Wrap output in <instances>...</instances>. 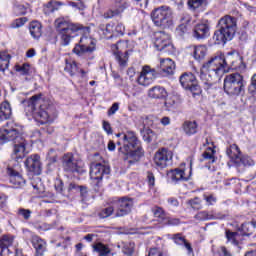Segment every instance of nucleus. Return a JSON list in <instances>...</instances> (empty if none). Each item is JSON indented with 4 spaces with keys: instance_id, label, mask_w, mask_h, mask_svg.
<instances>
[{
    "instance_id": "nucleus-58",
    "label": "nucleus",
    "mask_w": 256,
    "mask_h": 256,
    "mask_svg": "<svg viewBox=\"0 0 256 256\" xmlns=\"http://www.w3.org/2000/svg\"><path fill=\"white\" fill-rule=\"evenodd\" d=\"M103 129L106 131L107 135H113V128L108 121H103Z\"/></svg>"
},
{
    "instance_id": "nucleus-21",
    "label": "nucleus",
    "mask_w": 256,
    "mask_h": 256,
    "mask_svg": "<svg viewBox=\"0 0 256 256\" xmlns=\"http://www.w3.org/2000/svg\"><path fill=\"white\" fill-rule=\"evenodd\" d=\"M31 243L36 251L35 256L45 255V251H47V242H45V240L35 235V236H32Z\"/></svg>"
},
{
    "instance_id": "nucleus-32",
    "label": "nucleus",
    "mask_w": 256,
    "mask_h": 256,
    "mask_svg": "<svg viewBox=\"0 0 256 256\" xmlns=\"http://www.w3.org/2000/svg\"><path fill=\"white\" fill-rule=\"evenodd\" d=\"M222 61V67L225 71H229L233 65V61L235 59V53H228L226 56H220Z\"/></svg>"
},
{
    "instance_id": "nucleus-2",
    "label": "nucleus",
    "mask_w": 256,
    "mask_h": 256,
    "mask_svg": "<svg viewBox=\"0 0 256 256\" xmlns=\"http://www.w3.org/2000/svg\"><path fill=\"white\" fill-rule=\"evenodd\" d=\"M25 111L30 113L34 117L35 121H38L41 125L49 122L51 117V106L43 99V94H36L29 100H25Z\"/></svg>"
},
{
    "instance_id": "nucleus-38",
    "label": "nucleus",
    "mask_w": 256,
    "mask_h": 256,
    "mask_svg": "<svg viewBox=\"0 0 256 256\" xmlns=\"http://www.w3.org/2000/svg\"><path fill=\"white\" fill-rule=\"evenodd\" d=\"M152 213L154 215V217H157V219H159V221H161V223H164L167 214L165 213V210H163V208L159 207V206H155L152 208Z\"/></svg>"
},
{
    "instance_id": "nucleus-43",
    "label": "nucleus",
    "mask_w": 256,
    "mask_h": 256,
    "mask_svg": "<svg viewBox=\"0 0 256 256\" xmlns=\"http://www.w3.org/2000/svg\"><path fill=\"white\" fill-rule=\"evenodd\" d=\"M194 218L197 220V221H207L209 219H215V217H213L212 214H209V212L207 211H201V212H198Z\"/></svg>"
},
{
    "instance_id": "nucleus-51",
    "label": "nucleus",
    "mask_w": 256,
    "mask_h": 256,
    "mask_svg": "<svg viewBox=\"0 0 256 256\" xmlns=\"http://www.w3.org/2000/svg\"><path fill=\"white\" fill-rule=\"evenodd\" d=\"M187 203L188 205H190V207H192V209H196V210L201 209V201L197 197L189 200Z\"/></svg>"
},
{
    "instance_id": "nucleus-28",
    "label": "nucleus",
    "mask_w": 256,
    "mask_h": 256,
    "mask_svg": "<svg viewBox=\"0 0 256 256\" xmlns=\"http://www.w3.org/2000/svg\"><path fill=\"white\" fill-rule=\"evenodd\" d=\"M192 55L196 61H203L207 55V47L203 45L193 46Z\"/></svg>"
},
{
    "instance_id": "nucleus-6",
    "label": "nucleus",
    "mask_w": 256,
    "mask_h": 256,
    "mask_svg": "<svg viewBox=\"0 0 256 256\" xmlns=\"http://www.w3.org/2000/svg\"><path fill=\"white\" fill-rule=\"evenodd\" d=\"M224 91L230 97H239L241 93H245V80L243 75L239 73H232L224 79Z\"/></svg>"
},
{
    "instance_id": "nucleus-14",
    "label": "nucleus",
    "mask_w": 256,
    "mask_h": 256,
    "mask_svg": "<svg viewBox=\"0 0 256 256\" xmlns=\"http://www.w3.org/2000/svg\"><path fill=\"white\" fill-rule=\"evenodd\" d=\"M173 154L167 148H160L154 155V163L157 169H165L169 161H171Z\"/></svg>"
},
{
    "instance_id": "nucleus-7",
    "label": "nucleus",
    "mask_w": 256,
    "mask_h": 256,
    "mask_svg": "<svg viewBox=\"0 0 256 256\" xmlns=\"http://www.w3.org/2000/svg\"><path fill=\"white\" fill-rule=\"evenodd\" d=\"M150 17L156 27H160V29H169V27H173V10L169 8V6H161L155 8Z\"/></svg>"
},
{
    "instance_id": "nucleus-5",
    "label": "nucleus",
    "mask_w": 256,
    "mask_h": 256,
    "mask_svg": "<svg viewBox=\"0 0 256 256\" xmlns=\"http://www.w3.org/2000/svg\"><path fill=\"white\" fill-rule=\"evenodd\" d=\"M55 27L60 35L61 44L67 46L71 43V39L77 37L79 32L83 30L81 24L73 23L65 18L55 20Z\"/></svg>"
},
{
    "instance_id": "nucleus-15",
    "label": "nucleus",
    "mask_w": 256,
    "mask_h": 256,
    "mask_svg": "<svg viewBox=\"0 0 256 256\" xmlns=\"http://www.w3.org/2000/svg\"><path fill=\"white\" fill-rule=\"evenodd\" d=\"M154 47L157 49V51H161L162 53H167L168 55H170V53H173V51H175L173 44L169 39V36H167L166 34H162L155 39Z\"/></svg>"
},
{
    "instance_id": "nucleus-24",
    "label": "nucleus",
    "mask_w": 256,
    "mask_h": 256,
    "mask_svg": "<svg viewBox=\"0 0 256 256\" xmlns=\"http://www.w3.org/2000/svg\"><path fill=\"white\" fill-rule=\"evenodd\" d=\"M148 97L150 99H165L167 90L163 86H154L148 90Z\"/></svg>"
},
{
    "instance_id": "nucleus-45",
    "label": "nucleus",
    "mask_w": 256,
    "mask_h": 256,
    "mask_svg": "<svg viewBox=\"0 0 256 256\" xmlns=\"http://www.w3.org/2000/svg\"><path fill=\"white\" fill-rule=\"evenodd\" d=\"M113 211H115V206L112 204V206H109L107 208H104L100 213L99 217L100 219H107V217H111L113 215Z\"/></svg>"
},
{
    "instance_id": "nucleus-22",
    "label": "nucleus",
    "mask_w": 256,
    "mask_h": 256,
    "mask_svg": "<svg viewBox=\"0 0 256 256\" xmlns=\"http://www.w3.org/2000/svg\"><path fill=\"white\" fill-rule=\"evenodd\" d=\"M256 221L252 220L251 222H245L238 228V233L241 237H249L255 233Z\"/></svg>"
},
{
    "instance_id": "nucleus-16",
    "label": "nucleus",
    "mask_w": 256,
    "mask_h": 256,
    "mask_svg": "<svg viewBox=\"0 0 256 256\" xmlns=\"http://www.w3.org/2000/svg\"><path fill=\"white\" fill-rule=\"evenodd\" d=\"M202 69L210 73H215L216 75H223L225 73L220 56L212 57L208 62L203 64Z\"/></svg>"
},
{
    "instance_id": "nucleus-64",
    "label": "nucleus",
    "mask_w": 256,
    "mask_h": 256,
    "mask_svg": "<svg viewBox=\"0 0 256 256\" xmlns=\"http://www.w3.org/2000/svg\"><path fill=\"white\" fill-rule=\"evenodd\" d=\"M177 31L180 35H185V32L187 31V24H180Z\"/></svg>"
},
{
    "instance_id": "nucleus-48",
    "label": "nucleus",
    "mask_w": 256,
    "mask_h": 256,
    "mask_svg": "<svg viewBox=\"0 0 256 256\" xmlns=\"http://www.w3.org/2000/svg\"><path fill=\"white\" fill-rule=\"evenodd\" d=\"M17 213L20 217H23V219L25 221H29V219H31V213H33V212L29 209L20 208V209H18Z\"/></svg>"
},
{
    "instance_id": "nucleus-56",
    "label": "nucleus",
    "mask_w": 256,
    "mask_h": 256,
    "mask_svg": "<svg viewBox=\"0 0 256 256\" xmlns=\"http://www.w3.org/2000/svg\"><path fill=\"white\" fill-rule=\"evenodd\" d=\"M177 103V96H172L168 100L165 101L164 105L168 109L171 107H175V104Z\"/></svg>"
},
{
    "instance_id": "nucleus-31",
    "label": "nucleus",
    "mask_w": 256,
    "mask_h": 256,
    "mask_svg": "<svg viewBox=\"0 0 256 256\" xmlns=\"http://www.w3.org/2000/svg\"><path fill=\"white\" fill-rule=\"evenodd\" d=\"M225 235L228 243H232V245H236V247L239 246V241H241V234L239 233V230L237 232L226 230Z\"/></svg>"
},
{
    "instance_id": "nucleus-26",
    "label": "nucleus",
    "mask_w": 256,
    "mask_h": 256,
    "mask_svg": "<svg viewBox=\"0 0 256 256\" xmlns=\"http://www.w3.org/2000/svg\"><path fill=\"white\" fill-rule=\"evenodd\" d=\"M6 173L10 176V183H12V185H21V183H24L25 181L23 180V176H21V174H19V172H17L11 166L7 167Z\"/></svg>"
},
{
    "instance_id": "nucleus-52",
    "label": "nucleus",
    "mask_w": 256,
    "mask_h": 256,
    "mask_svg": "<svg viewBox=\"0 0 256 256\" xmlns=\"http://www.w3.org/2000/svg\"><path fill=\"white\" fill-rule=\"evenodd\" d=\"M174 243H176V245H184V243L187 241L183 235L181 234H174L172 237Z\"/></svg>"
},
{
    "instance_id": "nucleus-34",
    "label": "nucleus",
    "mask_w": 256,
    "mask_h": 256,
    "mask_svg": "<svg viewBox=\"0 0 256 256\" xmlns=\"http://www.w3.org/2000/svg\"><path fill=\"white\" fill-rule=\"evenodd\" d=\"M168 175L172 181H185L187 179L185 178V170H181L179 168L170 170Z\"/></svg>"
},
{
    "instance_id": "nucleus-17",
    "label": "nucleus",
    "mask_w": 256,
    "mask_h": 256,
    "mask_svg": "<svg viewBox=\"0 0 256 256\" xmlns=\"http://www.w3.org/2000/svg\"><path fill=\"white\" fill-rule=\"evenodd\" d=\"M219 76V74L201 69L200 79L204 85L205 91H211L212 89H215V85L219 79Z\"/></svg>"
},
{
    "instance_id": "nucleus-19",
    "label": "nucleus",
    "mask_w": 256,
    "mask_h": 256,
    "mask_svg": "<svg viewBox=\"0 0 256 256\" xmlns=\"http://www.w3.org/2000/svg\"><path fill=\"white\" fill-rule=\"evenodd\" d=\"M127 9L126 0H115L114 7L104 13V19H113V17L121 16V13Z\"/></svg>"
},
{
    "instance_id": "nucleus-10",
    "label": "nucleus",
    "mask_w": 256,
    "mask_h": 256,
    "mask_svg": "<svg viewBox=\"0 0 256 256\" xmlns=\"http://www.w3.org/2000/svg\"><path fill=\"white\" fill-rule=\"evenodd\" d=\"M62 167L66 173H85L83 166H81V162L79 160H75L73 154H65L62 157Z\"/></svg>"
},
{
    "instance_id": "nucleus-13",
    "label": "nucleus",
    "mask_w": 256,
    "mask_h": 256,
    "mask_svg": "<svg viewBox=\"0 0 256 256\" xmlns=\"http://www.w3.org/2000/svg\"><path fill=\"white\" fill-rule=\"evenodd\" d=\"M155 79H157V72L155 69H151L149 66H144L137 78V83L138 85H142V87H147L151 85Z\"/></svg>"
},
{
    "instance_id": "nucleus-42",
    "label": "nucleus",
    "mask_w": 256,
    "mask_h": 256,
    "mask_svg": "<svg viewBox=\"0 0 256 256\" xmlns=\"http://www.w3.org/2000/svg\"><path fill=\"white\" fill-rule=\"evenodd\" d=\"M94 251L99 253V256H107V255H109V253H111L109 248L107 246L103 245L102 243H98V244L94 245Z\"/></svg>"
},
{
    "instance_id": "nucleus-9",
    "label": "nucleus",
    "mask_w": 256,
    "mask_h": 256,
    "mask_svg": "<svg viewBox=\"0 0 256 256\" xmlns=\"http://www.w3.org/2000/svg\"><path fill=\"white\" fill-rule=\"evenodd\" d=\"M112 205H114L116 217H125V215L131 213L134 202L132 198L122 197L118 200H114Z\"/></svg>"
},
{
    "instance_id": "nucleus-63",
    "label": "nucleus",
    "mask_w": 256,
    "mask_h": 256,
    "mask_svg": "<svg viewBox=\"0 0 256 256\" xmlns=\"http://www.w3.org/2000/svg\"><path fill=\"white\" fill-rule=\"evenodd\" d=\"M78 193H80L82 199H85V197H87V193H88L87 187L86 186H80V188L78 190Z\"/></svg>"
},
{
    "instance_id": "nucleus-54",
    "label": "nucleus",
    "mask_w": 256,
    "mask_h": 256,
    "mask_svg": "<svg viewBox=\"0 0 256 256\" xmlns=\"http://www.w3.org/2000/svg\"><path fill=\"white\" fill-rule=\"evenodd\" d=\"M232 152L234 155V163H235V161H237V159H239L242 156L241 150L239 149V146H237V144H232Z\"/></svg>"
},
{
    "instance_id": "nucleus-61",
    "label": "nucleus",
    "mask_w": 256,
    "mask_h": 256,
    "mask_svg": "<svg viewBox=\"0 0 256 256\" xmlns=\"http://www.w3.org/2000/svg\"><path fill=\"white\" fill-rule=\"evenodd\" d=\"M147 256H163V252H161L157 248H152V249L149 250V253H148Z\"/></svg>"
},
{
    "instance_id": "nucleus-57",
    "label": "nucleus",
    "mask_w": 256,
    "mask_h": 256,
    "mask_svg": "<svg viewBox=\"0 0 256 256\" xmlns=\"http://www.w3.org/2000/svg\"><path fill=\"white\" fill-rule=\"evenodd\" d=\"M204 199L207 203V205H215V203H217V198L213 195H204Z\"/></svg>"
},
{
    "instance_id": "nucleus-50",
    "label": "nucleus",
    "mask_w": 256,
    "mask_h": 256,
    "mask_svg": "<svg viewBox=\"0 0 256 256\" xmlns=\"http://www.w3.org/2000/svg\"><path fill=\"white\" fill-rule=\"evenodd\" d=\"M248 91L253 97H256V74L251 78V84L248 87Z\"/></svg>"
},
{
    "instance_id": "nucleus-40",
    "label": "nucleus",
    "mask_w": 256,
    "mask_h": 256,
    "mask_svg": "<svg viewBox=\"0 0 256 256\" xmlns=\"http://www.w3.org/2000/svg\"><path fill=\"white\" fill-rule=\"evenodd\" d=\"M203 5H207V0H188V7L192 11H196V9L203 7Z\"/></svg>"
},
{
    "instance_id": "nucleus-35",
    "label": "nucleus",
    "mask_w": 256,
    "mask_h": 256,
    "mask_svg": "<svg viewBox=\"0 0 256 256\" xmlns=\"http://www.w3.org/2000/svg\"><path fill=\"white\" fill-rule=\"evenodd\" d=\"M140 134L142 135V139L145 141V143H151L156 137L153 130L145 126L140 129Z\"/></svg>"
},
{
    "instance_id": "nucleus-30",
    "label": "nucleus",
    "mask_w": 256,
    "mask_h": 256,
    "mask_svg": "<svg viewBox=\"0 0 256 256\" xmlns=\"http://www.w3.org/2000/svg\"><path fill=\"white\" fill-rule=\"evenodd\" d=\"M197 122L196 121H185L182 125V129L184 131V133H186L187 135H195V133H197Z\"/></svg>"
},
{
    "instance_id": "nucleus-47",
    "label": "nucleus",
    "mask_w": 256,
    "mask_h": 256,
    "mask_svg": "<svg viewBox=\"0 0 256 256\" xmlns=\"http://www.w3.org/2000/svg\"><path fill=\"white\" fill-rule=\"evenodd\" d=\"M16 71L20 73V75H29L31 72V65L29 64H23L22 66L17 65Z\"/></svg>"
},
{
    "instance_id": "nucleus-12",
    "label": "nucleus",
    "mask_w": 256,
    "mask_h": 256,
    "mask_svg": "<svg viewBox=\"0 0 256 256\" xmlns=\"http://www.w3.org/2000/svg\"><path fill=\"white\" fill-rule=\"evenodd\" d=\"M25 167L32 175H41L43 171V164L41 163V156L39 154L30 155L24 162Z\"/></svg>"
},
{
    "instance_id": "nucleus-29",
    "label": "nucleus",
    "mask_w": 256,
    "mask_h": 256,
    "mask_svg": "<svg viewBox=\"0 0 256 256\" xmlns=\"http://www.w3.org/2000/svg\"><path fill=\"white\" fill-rule=\"evenodd\" d=\"M29 29L30 34L34 39H39V37H41V35L43 34L41 23H39L38 21L31 22Z\"/></svg>"
},
{
    "instance_id": "nucleus-60",
    "label": "nucleus",
    "mask_w": 256,
    "mask_h": 256,
    "mask_svg": "<svg viewBox=\"0 0 256 256\" xmlns=\"http://www.w3.org/2000/svg\"><path fill=\"white\" fill-rule=\"evenodd\" d=\"M219 255L220 256H233L231 251H229L225 246L220 247Z\"/></svg>"
},
{
    "instance_id": "nucleus-37",
    "label": "nucleus",
    "mask_w": 256,
    "mask_h": 256,
    "mask_svg": "<svg viewBox=\"0 0 256 256\" xmlns=\"http://www.w3.org/2000/svg\"><path fill=\"white\" fill-rule=\"evenodd\" d=\"M234 163L238 167H240V165H244V167H251V165H255V162L253 161V159H251V157L243 155L239 158H236Z\"/></svg>"
},
{
    "instance_id": "nucleus-46",
    "label": "nucleus",
    "mask_w": 256,
    "mask_h": 256,
    "mask_svg": "<svg viewBox=\"0 0 256 256\" xmlns=\"http://www.w3.org/2000/svg\"><path fill=\"white\" fill-rule=\"evenodd\" d=\"M27 21H29L27 17L18 18L11 23V27L12 29H19V27H23Z\"/></svg>"
},
{
    "instance_id": "nucleus-4",
    "label": "nucleus",
    "mask_w": 256,
    "mask_h": 256,
    "mask_svg": "<svg viewBox=\"0 0 256 256\" xmlns=\"http://www.w3.org/2000/svg\"><path fill=\"white\" fill-rule=\"evenodd\" d=\"M237 31V18L226 15L218 21V30L214 32L213 39L216 45H225L235 37Z\"/></svg>"
},
{
    "instance_id": "nucleus-59",
    "label": "nucleus",
    "mask_w": 256,
    "mask_h": 256,
    "mask_svg": "<svg viewBox=\"0 0 256 256\" xmlns=\"http://www.w3.org/2000/svg\"><path fill=\"white\" fill-rule=\"evenodd\" d=\"M119 111V103H114L108 110V116L115 115Z\"/></svg>"
},
{
    "instance_id": "nucleus-55",
    "label": "nucleus",
    "mask_w": 256,
    "mask_h": 256,
    "mask_svg": "<svg viewBox=\"0 0 256 256\" xmlns=\"http://www.w3.org/2000/svg\"><path fill=\"white\" fill-rule=\"evenodd\" d=\"M114 33H116V35H125V25H123V23H118L114 27Z\"/></svg>"
},
{
    "instance_id": "nucleus-27",
    "label": "nucleus",
    "mask_w": 256,
    "mask_h": 256,
    "mask_svg": "<svg viewBox=\"0 0 256 256\" xmlns=\"http://www.w3.org/2000/svg\"><path fill=\"white\" fill-rule=\"evenodd\" d=\"M99 33L105 37V39H111L113 35H115L114 25L111 23L108 24H100L99 27Z\"/></svg>"
},
{
    "instance_id": "nucleus-8",
    "label": "nucleus",
    "mask_w": 256,
    "mask_h": 256,
    "mask_svg": "<svg viewBox=\"0 0 256 256\" xmlns=\"http://www.w3.org/2000/svg\"><path fill=\"white\" fill-rule=\"evenodd\" d=\"M180 83L183 89L192 93V95H201V86L197 83V77L191 72H185L180 76Z\"/></svg>"
},
{
    "instance_id": "nucleus-39",
    "label": "nucleus",
    "mask_w": 256,
    "mask_h": 256,
    "mask_svg": "<svg viewBox=\"0 0 256 256\" xmlns=\"http://www.w3.org/2000/svg\"><path fill=\"white\" fill-rule=\"evenodd\" d=\"M230 69H245V64L243 63V57L239 54H235L232 66Z\"/></svg>"
},
{
    "instance_id": "nucleus-49",
    "label": "nucleus",
    "mask_w": 256,
    "mask_h": 256,
    "mask_svg": "<svg viewBox=\"0 0 256 256\" xmlns=\"http://www.w3.org/2000/svg\"><path fill=\"white\" fill-rule=\"evenodd\" d=\"M213 153H215L213 148H208L207 151L203 152L202 157L203 159H208L210 163H213L215 161V155H213Z\"/></svg>"
},
{
    "instance_id": "nucleus-41",
    "label": "nucleus",
    "mask_w": 256,
    "mask_h": 256,
    "mask_svg": "<svg viewBox=\"0 0 256 256\" xmlns=\"http://www.w3.org/2000/svg\"><path fill=\"white\" fill-rule=\"evenodd\" d=\"M65 71L70 73L71 77H73V75H77V73H79V67L75 62H66Z\"/></svg>"
},
{
    "instance_id": "nucleus-3",
    "label": "nucleus",
    "mask_w": 256,
    "mask_h": 256,
    "mask_svg": "<svg viewBox=\"0 0 256 256\" xmlns=\"http://www.w3.org/2000/svg\"><path fill=\"white\" fill-rule=\"evenodd\" d=\"M121 136L128 163L129 165H133V163H137L139 159L145 155V151H143V147L141 146V141H139V138H137V134H135L134 131H127L124 134H116V137Z\"/></svg>"
},
{
    "instance_id": "nucleus-20",
    "label": "nucleus",
    "mask_w": 256,
    "mask_h": 256,
    "mask_svg": "<svg viewBox=\"0 0 256 256\" xmlns=\"http://www.w3.org/2000/svg\"><path fill=\"white\" fill-rule=\"evenodd\" d=\"M119 45H121V41H118L116 44H112L111 49L114 51L119 67L121 69H125V67H127V62L129 61V51H125L124 53L119 51Z\"/></svg>"
},
{
    "instance_id": "nucleus-53",
    "label": "nucleus",
    "mask_w": 256,
    "mask_h": 256,
    "mask_svg": "<svg viewBox=\"0 0 256 256\" xmlns=\"http://www.w3.org/2000/svg\"><path fill=\"white\" fill-rule=\"evenodd\" d=\"M179 223H181L179 218H171L166 216L163 225H179Z\"/></svg>"
},
{
    "instance_id": "nucleus-44",
    "label": "nucleus",
    "mask_w": 256,
    "mask_h": 256,
    "mask_svg": "<svg viewBox=\"0 0 256 256\" xmlns=\"http://www.w3.org/2000/svg\"><path fill=\"white\" fill-rule=\"evenodd\" d=\"M135 249V243L126 242L122 244V252L124 255H133V250Z\"/></svg>"
},
{
    "instance_id": "nucleus-1",
    "label": "nucleus",
    "mask_w": 256,
    "mask_h": 256,
    "mask_svg": "<svg viewBox=\"0 0 256 256\" xmlns=\"http://www.w3.org/2000/svg\"><path fill=\"white\" fill-rule=\"evenodd\" d=\"M9 141L13 143L12 159L17 162L25 159L27 155V140L23 137L21 127L13 121L7 122L0 129V145L9 143Z\"/></svg>"
},
{
    "instance_id": "nucleus-11",
    "label": "nucleus",
    "mask_w": 256,
    "mask_h": 256,
    "mask_svg": "<svg viewBox=\"0 0 256 256\" xmlns=\"http://www.w3.org/2000/svg\"><path fill=\"white\" fill-rule=\"evenodd\" d=\"M93 51H95V41L87 36H83L73 48V53L78 57H83L86 53H93Z\"/></svg>"
},
{
    "instance_id": "nucleus-23",
    "label": "nucleus",
    "mask_w": 256,
    "mask_h": 256,
    "mask_svg": "<svg viewBox=\"0 0 256 256\" xmlns=\"http://www.w3.org/2000/svg\"><path fill=\"white\" fill-rule=\"evenodd\" d=\"M193 37H195V39H205L206 37H209V24H197L193 30Z\"/></svg>"
},
{
    "instance_id": "nucleus-33",
    "label": "nucleus",
    "mask_w": 256,
    "mask_h": 256,
    "mask_svg": "<svg viewBox=\"0 0 256 256\" xmlns=\"http://www.w3.org/2000/svg\"><path fill=\"white\" fill-rule=\"evenodd\" d=\"M11 104L9 102H2L0 105V117L3 121L11 117Z\"/></svg>"
},
{
    "instance_id": "nucleus-25",
    "label": "nucleus",
    "mask_w": 256,
    "mask_h": 256,
    "mask_svg": "<svg viewBox=\"0 0 256 256\" xmlns=\"http://www.w3.org/2000/svg\"><path fill=\"white\" fill-rule=\"evenodd\" d=\"M160 68L166 75H173L175 71V62L170 58H162L160 59Z\"/></svg>"
},
{
    "instance_id": "nucleus-36",
    "label": "nucleus",
    "mask_w": 256,
    "mask_h": 256,
    "mask_svg": "<svg viewBox=\"0 0 256 256\" xmlns=\"http://www.w3.org/2000/svg\"><path fill=\"white\" fill-rule=\"evenodd\" d=\"M11 60V55L7 52L0 51V71H5L9 68V61Z\"/></svg>"
},
{
    "instance_id": "nucleus-62",
    "label": "nucleus",
    "mask_w": 256,
    "mask_h": 256,
    "mask_svg": "<svg viewBox=\"0 0 256 256\" xmlns=\"http://www.w3.org/2000/svg\"><path fill=\"white\" fill-rule=\"evenodd\" d=\"M16 13L17 15H25L27 13V8H25L23 5H18L16 7Z\"/></svg>"
},
{
    "instance_id": "nucleus-18",
    "label": "nucleus",
    "mask_w": 256,
    "mask_h": 256,
    "mask_svg": "<svg viewBox=\"0 0 256 256\" xmlns=\"http://www.w3.org/2000/svg\"><path fill=\"white\" fill-rule=\"evenodd\" d=\"M111 168L101 163H92L90 166V177L96 181H101L104 175H109Z\"/></svg>"
}]
</instances>
